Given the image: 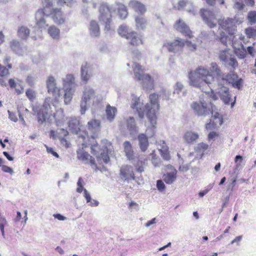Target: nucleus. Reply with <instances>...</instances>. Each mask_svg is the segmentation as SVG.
<instances>
[{
  "label": "nucleus",
  "instance_id": "nucleus-1",
  "mask_svg": "<svg viewBox=\"0 0 256 256\" xmlns=\"http://www.w3.org/2000/svg\"><path fill=\"white\" fill-rule=\"evenodd\" d=\"M189 79L191 86L205 93L210 90V96L213 100L218 99V94L226 104L232 102L229 89L226 86L232 84L234 88L240 90L242 83V79L238 78L236 74L222 72L216 62L211 63L210 70L203 66H198L195 71L189 73Z\"/></svg>",
  "mask_w": 256,
  "mask_h": 256
},
{
  "label": "nucleus",
  "instance_id": "nucleus-2",
  "mask_svg": "<svg viewBox=\"0 0 256 256\" xmlns=\"http://www.w3.org/2000/svg\"><path fill=\"white\" fill-rule=\"evenodd\" d=\"M235 18H220L218 20V39L224 45H227L228 38L229 36L234 35L236 31Z\"/></svg>",
  "mask_w": 256,
  "mask_h": 256
},
{
  "label": "nucleus",
  "instance_id": "nucleus-3",
  "mask_svg": "<svg viewBox=\"0 0 256 256\" xmlns=\"http://www.w3.org/2000/svg\"><path fill=\"white\" fill-rule=\"evenodd\" d=\"M158 98V94L156 93L150 94L149 96L150 103L147 104L145 106L146 117L152 128H154L156 124V114L160 110Z\"/></svg>",
  "mask_w": 256,
  "mask_h": 256
},
{
  "label": "nucleus",
  "instance_id": "nucleus-4",
  "mask_svg": "<svg viewBox=\"0 0 256 256\" xmlns=\"http://www.w3.org/2000/svg\"><path fill=\"white\" fill-rule=\"evenodd\" d=\"M134 78L138 81H140L144 88L153 89L154 88V80L149 74H144V70L142 66L134 62L132 66Z\"/></svg>",
  "mask_w": 256,
  "mask_h": 256
},
{
  "label": "nucleus",
  "instance_id": "nucleus-5",
  "mask_svg": "<svg viewBox=\"0 0 256 256\" xmlns=\"http://www.w3.org/2000/svg\"><path fill=\"white\" fill-rule=\"evenodd\" d=\"M118 33L122 36L128 40L130 45L138 47L144 43L142 36L135 31H129L127 26H120L118 29Z\"/></svg>",
  "mask_w": 256,
  "mask_h": 256
},
{
  "label": "nucleus",
  "instance_id": "nucleus-6",
  "mask_svg": "<svg viewBox=\"0 0 256 256\" xmlns=\"http://www.w3.org/2000/svg\"><path fill=\"white\" fill-rule=\"evenodd\" d=\"M98 11V18L100 22L104 26L105 30H110L112 22V13L115 11V8L106 3H102L100 6Z\"/></svg>",
  "mask_w": 256,
  "mask_h": 256
},
{
  "label": "nucleus",
  "instance_id": "nucleus-7",
  "mask_svg": "<svg viewBox=\"0 0 256 256\" xmlns=\"http://www.w3.org/2000/svg\"><path fill=\"white\" fill-rule=\"evenodd\" d=\"M52 112L50 104L45 101L43 104L39 108L37 112L38 122L40 124H42L46 120L49 122L52 116Z\"/></svg>",
  "mask_w": 256,
  "mask_h": 256
},
{
  "label": "nucleus",
  "instance_id": "nucleus-8",
  "mask_svg": "<svg viewBox=\"0 0 256 256\" xmlns=\"http://www.w3.org/2000/svg\"><path fill=\"white\" fill-rule=\"evenodd\" d=\"M96 98L94 91L92 88H86L83 94V96L80 102V113L84 114L87 109V104Z\"/></svg>",
  "mask_w": 256,
  "mask_h": 256
},
{
  "label": "nucleus",
  "instance_id": "nucleus-9",
  "mask_svg": "<svg viewBox=\"0 0 256 256\" xmlns=\"http://www.w3.org/2000/svg\"><path fill=\"white\" fill-rule=\"evenodd\" d=\"M49 16L54 23L58 26L64 24L66 22V16L60 8H52Z\"/></svg>",
  "mask_w": 256,
  "mask_h": 256
},
{
  "label": "nucleus",
  "instance_id": "nucleus-10",
  "mask_svg": "<svg viewBox=\"0 0 256 256\" xmlns=\"http://www.w3.org/2000/svg\"><path fill=\"white\" fill-rule=\"evenodd\" d=\"M46 86L48 94H52L55 98L60 96V88L56 86V80L53 76H49L46 80Z\"/></svg>",
  "mask_w": 256,
  "mask_h": 256
},
{
  "label": "nucleus",
  "instance_id": "nucleus-11",
  "mask_svg": "<svg viewBox=\"0 0 256 256\" xmlns=\"http://www.w3.org/2000/svg\"><path fill=\"white\" fill-rule=\"evenodd\" d=\"M90 139L88 134H86L85 136H78V140L80 143H81L82 147L86 148L88 146L90 145L92 154L94 155H96L98 152V150L99 149L98 144L97 142H96V144L90 142Z\"/></svg>",
  "mask_w": 256,
  "mask_h": 256
},
{
  "label": "nucleus",
  "instance_id": "nucleus-12",
  "mask_svg": "<svg viewBox=\"0 0 256 256\" xmlns=\"http://www.w3.org/2000/svg\"><path fill=\"white\" fill-rule=\"evenodd\" d=\"M201 16L205 23L210 28L216 27V18L215 15L210 10L203 9L200 10Z\"/></svg>",
  "mask_w": 256,
  "mask_h": 256
},
{
  "label": "nucleus",
  "instance_id": "nucleus-13",
  "mask_svg": "<svg viewBox=\"0 0 256 256\" xmlns=\"http://www.w3.org/2000/svg\"><path fill=\"white\" fill-rule=\"evenodd\" d=\"M120 175L121 178L124 180L128 181L135 179L133 168L129 165H124L120 168Z\"/></svg>",
  "mask_w": 256,
  "mask_h": 256
},
{
  "label": "nucleus",
  "instance_id": "nucleus-14",
  "mask_svg": "<svg viewBox=\"0 0 256 256\" xmlns=\"http://www.w3.org/2000/svg\"><path fill=\"white\" fill-rule=\"evenodd\" d=\"M77 158L79 160L85 162L86 163L90 164V166L94 168L96 170L98 169L94 158L88 152L82 150L77 151Z\"/></svg>",
  "mask_w": 256,
  "mask_h": 256
},
{
  "label": "nucleus",
  "instance_id": "nucleus-15",
  "mask_svg": "<svg viewBox=\"0 0 256 256\" xmlns=\"http://www.w3.org/2000/svg\"><path fill=\"white\" fill-rule=\"evenodd\" d=\"M170 52H176L182 50L184 46V41L180 38H177L172 42H167L164 44Z\"/></svg>",
  "mask_w": 256,
  "mask_h": 256
},
{
  "label": "nucleus",
  "instance_id": "nucleus-16",
  "mask_svg": "<svg viewBox=\"0 0 256 256\" xmlns=\"http://www.w3.org/2000/svg\"><path fill=\"white\" fill-rule=\"evenodd\" d=\"M192 108L195 114L198 116H206L209 114L210 108L204 102H194L192 104Z\"/></svg>",
  "mask_w": 256,
  "mask_h": 256
},
{
  "label": "nucleus",
  "instance_id": "nucleus-17",
  "mask_svg": "<svg viewBox=\"0 0 256 256\" xmlns=\"http://www.w3.org/2000/svg\"><path fill=\"white\" fill-rule=\"evenodd\" d=\"M46 8L44 7V8L38 10L36 14V26L38 29H42L48 26L44 19Z\"/></svg>",
  "mask_w": 256,
  "mask_h": 256
},
{
  "label": "nucleus",
  "instance_id": "nucleus-18",
  "mask_svg": "<svg viewBox=\"0 0 256 256\" xmlns=\"http://www.w3.org/2000/svg\"><path fill=\"white\" fill-rule=\"evenodd\" d=\"M128 6L140 15H143L146 12V6L137 0H130L128 3Z\"/></svg>",
  "mask_w": 256,
  "mask_h": 256
},
{
  "label": "nucleus",
  "instance_id": "nucleus-19",
  "mask_svg": "<svg viewBox=\"0 0 256 256\" xmlns=\"http://www.w3.org/2000/svg\"><path fill=\"white\" fill-rule=\"evenodd\" d=\"M166 168L170 170V172H167L162 176L164 181L167 184H172L176 180L177 176V170L170 164H168Z\"/></svg>",
  "mask_w": 256,
  "mask_h": 256
},
{
  "label": "nucleus",
  "instance_id": "nucleus-20",
  "mask_svg": "<svg viewBox=\"0 0 256 256\" xmlns=\"http://www.w3.org/2000/svg\"><path fill=\"white\" fill-rule=\"evenodd\" d=\"M68 135V131L64 128L60 129L58 133V137L60 140V144L66 148H68L70 146V143L66 139Z\"/></svg>",
  "mask_w": 256,
  "mask_h": 256
},
{
  "label": "nucleus",
  "instance_id": "nucleus-21",
  "mask_svg": "<svg viewBox=\"0 0 256 256\" xmlns=\"http://www.w3.org/2000/svg\"><path fill=\"white\" fill-rule=\"evenodd\" d=\"M223 120L222 118L214 116L209 123L206 124V128L207 130H212L221 126Z\"/></svg>",
  "mask_w": 256,
  "mask_h": 256
},
{
  "label": "nucleus",
  "instance_id": "nucleus-22",
  "mask_svg": "<svg viewBox=\"0 0 256 256\" xmlns=\"http://www.w3.org/2000/svg\"><path fill=\"white\" fill-rule=\"evenodd\" d=\"M198 137L199 136L197 133L188 131L184 134L183 138L187 144H192L196 142Z\"/></svg>",
  "mask_w": 256,
  "mask_h": 256
},
{
  "label": "nucleus",
  "instance_id": "nucleus-23",
  "mask_svg": "<svg viewBox=\"0 0 256 256\" xmlns=\"http://www.w3.org/2000/svg\"><path fill=\"white\" fill-rule=\"evenodd\" d=\"M89 30L90 35L93 36H98L100 35V26L96 20H92L90 21Z\"/></svg>",
  "mask_w": 256,
  "mask_h": 256
},
{
  "label": "nucleus",
  "instance_id": "nucleus-24",
  "mask_svg": "<svg viewBox=\"0 0 256 256\" xmlns=\"http://www.w3.org/2000/svg\"><path fill=\"white\" fill-rule=\"evenodd\" d=\"M10 46L11 50L16 54L19 55L22 54L23 48L18 40H12L10 42Z\"/></svg>",
  "mask_w": 256,
  "mask_h": 256
},
{
  "label": "nucleus",
  "instance_id": "nucleus-25",
  "mask_svg": "<svg viewBox=\"0 0 256 256\" xmlns=\"http://www.w3.org/2000/svg\"><path fill=\"white\" fill-rule=\"evenodd\" d=\"M136 26L138 30H144L146 28L147 22L144 17L141 16H137L134 18Z\"/></svg>",
  "mask_w": 256,
  "mask_h": 256
},
{
  "label": "nucleus",
  "instance_id": "nucleus-26",
  "mask_svg": "<svg viewBox=\"0 0 256 256\" xmlns=\"http://www.w3.org/2000/svg\"><path fill=\"white\" fill-rule=\"evenodd\" d=\"M124 151L128 160H132L134 158V152L130 142L126 141L124 143Z\"/></svg>",
  "mask_w": 256,
  "mask_h": 256
},
{
  "label": "nucleus",
  "instance_id": "nucleus-27",
  "mask_svg": "<svg viewBox=\"0 0 256 256\" xmlns=\"http://www.w3.org/2000/svg\"><path fill=\"white\" fill-rule=\"evenodd\" d=\"M106 116L108 120L112 122L115 118L117 112V109L114 106H111L110 104L107 105L106 110Z\"/></svg>",
  "mask_w": 256,
  "mask_h": 256
},
{
  "label": "nucleus",
  "instance_id": "nucleus-28",
  "mask_svg": "<svg viewBox=\"0 0 256 256\" xmlns=\"http://www.w3.org/2000/svg\"><path fill=\"white\" fill-rule=\"evenodd\" d=\"M138 140L141 150L142 152L146 151L148 146V137L146 134H142L138 135Z\"/></svg>",
  "mask_w": 256,
  "mask_h": 256
},
{
  "label": "nucleus",
  "instance_id": "nucleus-29",
  "mask_svg": "<svg viewBox=\"0 0 256 256\" xmlns=\"http://www.w3.org/2000/svg\"><path fill=\"white\" fill-rule=\"evenodd\" d=\"M80 122L79 120L76 118H70L68 122V126L70 130L72 132L78 133L80 130L79 128Z\"/></svg>",
  "mask_w": 256,
  "mask_h": 256
},
{
  "label": "nucleus",
  "instance_id": "nucleus-30",
  "mask_svg": "<svg viewBox=\"0 0 256 256\" xmlns=\"http://www.w3.org/2000/svg\"><path fill=\"white\" fill-rule=\"evenodd\" d=\"M48 32L53 39L58 40L60 38V30L54 25L48 27Z\"/></svg>",
  "mask_w": 256,
  "mask_h": 256
},
{
  "label": "nucleus",
  "instance_id": "nucleus-31",
  "mask_svg": "<svg viewBox=\"0 0 256 256\" xmlns=\"http://www.w3.org/2000/svg\"><path fill=\"white\" fill-rule=\"evenodd\" d=\"M30 33V30L24 26L20 27L18 30V36L21 40H26L29 36Z\"/></svg>",
  "mask_w": 256,
  "mask_h": 256
},
{
  "label": "nucleus",
  "instance_id": "nucleus-32",
  "mask_svg": "<svg viewBox=\"0 0 256 256\" xmlns=\"http://www.w3.org/2000/svg\"><path fill=\"white\" fill-rule=\"evenodd\" d=\"M88 64L86 63L81 67V78L83 82H87L90 78V75L88 73Z\"/></svg>",
  "mask_w": 256,
  "mask_h": 256
},
{
  "label": "nucleus",
  "instance_id": "nucleus-33",
  "mask_svg": "<svg viewBox=\"0 0 256 256\" xmlns=\"http://www.w3.org/2000/svg\"><path fill=\"white\" fill-rule=\"evenodd\" d=\"M118 13L120 18L122 19L126 18L128 15V12L126 6L122 4H117Z\"/></svg>",
  "mask_w": 256,
  "mask_h": 256
},
{
  "label": "nucleus",
  "instance_id": "nucleus-34",
  "mask_svg": "<svg viewBox=\"0 0 256 256\" xmlns=\"http://www.w3.org/2000/svg\"><path fill=\"white\" fill-rule=\"evenodd\" d=\"M53 116L56 124H59L64 119V115L63 110L60 108L56 110V112L54 114Z\"/></svg>",
  "mask_w": 256,
  "mask_h": 256
},
{
  "label": "nucleus",
  "instance_id": "nucleus-35",
  "mask_svg": "<svg viewBox=\"0 0 256 256\" xmlns=\"http://www.w3.org/2000/svg\"><path fill=\"white\" fill-rule=\"evenodd\" d=\"M232 56L230 53V49L226 48L220 52L218 56L221 61L226 62H228V58Z\"/></svg>",
  "mask_w": 256,
  "mask_h": 256
},
{
  "label": "nucleus",
  "instance_id": "nucleus-36",
  "mask_svg": "<svg viewBox=\"0 0 256 256\" xmlns=\"http://www.w3.org/2000/svg\"><path fill=\"white\" fill-rule=\"evenodd\" d=\"M98 161L100 164H102L101 160H102L103 162L107 164L110 161V157L108 154V150L105 149L100 152V156H96Z\"/></svg>",
  "mask_w": 256,
  "mask_h": 256
},
{
  "label": "nucleus",
  "instance_id": "nucleus-37",
  "mask_svg": "<svg viewBox=\"0 0 256 256\" xmlns=\"http://www.w3.org/2000/svg\"><path fill=\"white\" fill-rule=\"evenodd\" d=\"M74 90H72L71 87L66 88L64 96V102L66 104H68L70 102L72 98Z\"/></svg>",
  "mask_w": 256,
  "mask_h": 256
},
{
  "label": "nucleus",
  "instance_id": "nucleus-38",
  "mask_svg": "<svg viewBox=\"0 0 256 256\" xmlns=\"http://www.w3.org/2000/svg\"><path fill=\"white\" fill-rule=\"evenodd\" d=\"M100 126V122L99 120H92L88 123V128L89 130H99Z\"/></svg>",
  "mask_w": 256,
  "mask_h": 256
},
{
  "label": "nucleus",
  "instance_id": "nucleus-39",
  "mask_svg": "<svg viewBox=\"0 0 256 256\" xmlns=\"http://www.w3.org/2000/svg\"><path fill=\"white\" fill-rule=\"evenodd\" d=\"M134 165L136 172L142 173L144 172V167L146 165V164L145 160H138Z\"/></svg>",
  "mask_w": 256,
  "mask_h": 256
},
{
  "label": "nucleus",
  "instance_id": "nucleus-40",
  "mask_svg": "<svg viewBox=\"0 0 256 256\" xmlns=\"http://www.w3.org/2000/svg\"><path fill=\"white\" fill-rule=\"evenodd\" d=\"M179 32H180L186 37L189 38H191L193 37L192 32L186 24L183 25L182 29H180Z\"/></svg>",
  "mask_w": 256,
  "mask_h": 256
},
{
  "label": "nucleus",
  "instance_id": "nucleus-41",
  "mask_svg": "<svg viewBox=\"0 0 256 256\" xmlns=\"http://www.w3.org/2000/svg\"><path fill=\"white\" fill-rule=\"evenodd\" d=\"M179 32H180L186 37L189 38H191L193 37L192 32L186 24L183 25L182 29H180Z\"/></svg>",
  "mask_w": 256,
  "mask_h": 256
},
{
  "label": "nucleus",
  "instance_id": "nucleus-42",
  "mask_svg": "<svg viewBox=\"0 0 256 256\" xmlns=\"http://www.w3.org/2000/svg\"><path fill=\"white\" fill-rule=\"evenodd\" d=\"M140 104V98H134L132 100L131 107L133 109H136L137 111L138 112L139 116L141 118H143L144 114H141L140 111L138 110V106Z\"/></svg>",
  "mask_w": 256,
  "mask_h": 256
},
{
  "label": "nucleus",
  "instance_id": "nucleus-43",
  "mask_svg": "<svg viewBox=\"0 0 256 256\" xmlns=\"http://www.w3.org/2000/svg\"><path fill=\"white\" fill-rule=\"evenodd\" d=\"M246 50L244 48H238L235 50V54L240 59H244L246 57Z\"/></svg>",
  "mask_w": 256,
  "mask_h": 256
},
{
  "label": "nucleus",
  "instance_id": "nucleus-44",
  "mask_svg": "<svg viewBox=\"0 0 256 256\" xmlns=\"http://www.w3.org/2000/svg\"><path fill=\"white\" fill-rule=\"evenodd\" d=\"M247 18L250 24H254L256 22V12L250 11L248 12Z\"/></svg>",
  "mask_w": 256,
  "mask_h": 256
},
{
  "label": "nucleus",
  "instance_id": "nucleus-45",
  "mask_svg": "<svg viewBox=\"0 0 256 256\" xmlns=\"http://www.w3.org/2000/svg\"><path fill=\"white\" fill-rule=\"evenodd\" d=\"M245 6L243 0H236L234 4V8L241 11L244 9Z\"/></svg>",
  "mask_w": 256,
  "mask_h": 256
},
{
  "label": "nucleus",
  "instance_id": "nucleus-46",
  "mask_svg": "<svg viewBox=\"0 0 256 256\" xmlns=\"http://www.w3.org/2000/svg\"><path fill=\"white\" fill-rule=\"evenodd\" d=\"M228 63V65L234 69H236L238 66V62H237L236 58L234 56H232L228 60V62H226Z\"/></svg>",
  "mask_w": 256,
  "mask_h": 256
},
{
  "label": "nucleus",
  "instance_id": "nucleus-47",
  "mask_svg": "<svg viewBox=\"0 0 256 256\" xmlns=\"http://www.w3.org/2000/svg\"><path fill=\"white\" fill-rule=\"evenodd\" d=\"M26 95L30 101H34L36 97V93L34 90L32 89L28 88L26 92Z\"/></svg>",
  "mask_w": 256,
  "mask_h": 256
},
{
  "label": "nucleus",
  "instance_id": "nucleus-48",
  "mask_svg": "<svg viewBox=\"0 0 256 256\" xmlns=\"http://www.w3.org/2000/svg\"><path fill=\"white\" fill-rule=\"evenodd\" d=\"M160 155L164 160H169L170 159V156L168 148H166L160 150Z\"/></svg>",
  "mask_w": 256,
  "mask_h": 256
},
{
  "label": "nucleus",
  "instance_id": "nucleus-49",
  "mask_svg": "<svg viewBox=\"0 0 256 256\" xmlns=\"http://www.w3.org/2000/svg\"><path fill=\"white\" fill-rule=\"evenodd\" d=\"M75 0H58V4L60 5H66L71 7L75 2Z\"/></svg>",
  "mask_w": 256,
  "mask_h": 256
},
{
  "label": "nucleus",
  "instance_id": "nucleus-50",
  "mask_svg": "<svg viewBox=\"0 0 256 256\" xmlns=\"http://www.w3.org/2000/svg\"><path fill=\"white\" fill-rule=\"evenodd\" d=\"M9 70L6 66L0 64V76L4 77L8 76L9 74Z\"/></svg>",
  "mask_w": 256,
  "mask_h": 256
},
{
  "label": "nucleus",
  "instance_id": "nucleus-51",
  "mask_svg": "<svg viewBox=\"0 0 256 256\" xmlns=\"http://www.w3.org/2000/svg\"><path fill=\"white\" fill-rule=\"evenodd\" d=\"M186 24L181 19H179L176 20L174 24V28L178 31H179L182 28L183 26V25Z\"/></svg>",
  "mask_w": 256,
  "mask_h": 256
},
{
  "label": "nucleus",
  "instance_id": "nucleus-52",
  "mask_svg": "<svg viewBox=\"0 0 256 256\" xmlns=\"http://www.w3.org/2000/svg\"><path fill=\"white\" fill-rule=\"evenodd\" d=\"M219 136V134L215 132H210L208 136V140L210 142V140H214Z\"/></svg>",
  "mask_w": 256,
  "mask_h": 256
},
{
  "label": "nucleus",
  "instance_id": "nucleus-53",
  "mask_svg": "<svg viewBox=\"0 0 256 256\" xmlns=\"http://www.w3.org/2000/svg\"><path fill=\"white\" fill-rule=\"evenodd\" d=\"M186 44L190 50L192 52L196 50V46L195 44H193L191 42L186 40L184 42V44Z\"/></svg>",
  "mask_w": 256,
  "mask_h": 256
},
{
  "label": "nucleus",
  "instance_id": "nucleus-54",
  "mask_svg": "<svg viewBox=\"0 0 256 256\" xmlns=\"http://www.w3.org/2000/svg\"><path fill=\"white\" fill-rule=\"evenodd\" d=\"M82 178H78L77 184H78V188H76V192L78 193H81L82 190H84L83 188V186L82 184Z\"/></svg>",
  "mask_w": 256,
  "mask_h": 256
},
{
  "label": "nucleus",
  "instance_id": "nucleus-55",
  "mask_svg": "<svg viewBox=\"0 0 256 256\" xmlns=\"http://www.w3.org/2000/svg\"><path fill=\"white\" fill-rule=\"evenodd\" d=\"M64 81L69 84H73L74 82V78L72 74H67Z\"/></svg>",
  "mask_w": 256,
  "mask_h": 256
},
{
  "label": "nucleus",
  "instance_id": "nucleus-56",
  "mask_svg": "<svg viewBox=\"0 0 256 256\" xmlns=\"http://www.w3.org/2000/svg\"><path fill=\"white\" fill-rule=\"evenodd\" d=\"M10 58L9 56H6L3 60L4 64L6 65V67L8 69H11L12 68V64L10 63Z\"/></svg>",
  "mask_w": 256,
  "mask_h": 256
},
{
  "label": "nucleus",
  "instance_id": "nucleus-57",
  "mask_svg": "<svg viewBox=\"0 0 256 256\" xmlns=\"http://www.w3.org/2000/svg\"><path fill=\"white\" fill-rule=\"evenodd\" d=\"M156 186L158 189L160 191L164 190L166 188L165 185L162 180H157Z\"/></svg>",
  "mask_w": 256,
  "mask_h": 256
},
{
  "label": "nucleus",
  "instance_id": "nucleus-58",
  "mask_svg": "<svg viewBox=\"0 0 256 256\" xmlns=\"http://www.w3.org/2000/svg\"><path fill=\"white\" fill-rule=\"evenodd\" d=\"M54 0H44L42 2L44 7L50 8L52 7L53 5V2Z\"/></svg>",
  "mask_w": 256,
  "mask_h": 256
},
{
  "label": "nucleus",
  "instance_id": "nucleus-59",
  "mask_svg": "<svg viewBox=\"0 0 256 256\" xmlns=\"http://www.w3.org/2000/svg\"><path fill=\"white\" fill-rule=\"evenodd\" d=\"M2 172H4L9 173L10 174H12L13 173V170L12 168L7 166H3L2 167Z\"/></svg>",
  "mask_w": 256,
  "mask_h": 256
},
{
  "label": "nucleus",
  "instance_id": "nucleus-60",
  "mask_svg": "<svg viewBox=\"0 0 256 256\" xmlns=\"http://www.w3.org/2000/svg\"><path fill=\"white\" fill-rule=\"evenodd\" d=\"M84 196L86 199L87 203L90 202L91 201L90 194L86 189L84 190Z\"/></svg>",
  "mask_w": 256,
  "mask_h": 256
},
{
  "label": "nucleus",
  "instance_id": "nucleus-61",
  "mask_svg": "<svg viewBox=\"0 0 256 256\" xmlns=\"http://www.w3.org/2000/svg\"><path fill=\"white\" fill-rule=\"evenodd\" d=\"M248 52L252 57L255 56L256 54V50L254 48L253 46H248L247 48Z\"/></svg>",
  "mask_w": 256,
  "mask_h": 256
},
{
  "label": "nucleus",
  "instance_id": "nucleus-62",
  "mask_svg": "<svg viewBox=\"0 0 256 256\" xmlns=\"http://www.w3.org/2000/svg\"><path fill=\"white\" fill-rule=\"evenodd\" d=\"M8 113L9 115V118L13 122H16L18 121V118L14 112H11L10 110H8Z\"/></svg>",
  "mask_w": 256,
  "mask_h": 256
},
{
  "label": "nucleus",
  "instance_id": "nucleus-63",
  "mask_svg": "<svg viewBox=\"0 0 256 256\" xmlns=\"http://www.w3.org/2000/svg\"><path fill=\"white\" fill-rule=\"evenodd\" d=\"M26 82L30 86H32L34 84V78L32 76H28L26 79Z\"/></svg>",
  "mask_w": 256,
  "mask_h": 256
},
{
  "label": "nucleus",
  "instance_id": "nucleus-64",
  "mask_svg": "<svg viewBox=\"0 0 256 256\" xmlns=\"http://www.w3.org/2000/svg\"><path fill=\"white\" fill-rule=\"evenodd\" d=\"M46 150L48 153L52 154L54 156H56V158L59 157V155L58 154L57 152H56L53 150L52 148H49L48 146H46Z\"/></svg>",
  "mask_w": 256,
  "mask_h": 256
}]
</instances>
